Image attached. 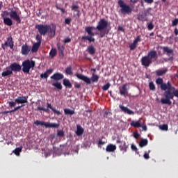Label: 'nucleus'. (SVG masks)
I'll use <instances>...</instances> for the list:
<instances>
[{"instance_id": "f257e3e1", "label": "nucleus", "mask_w": 178, "mask_h": 178, "mask_svg": "<svg viewBox=\"0 0 178 178\" xmlns=\"http://www.w3.org/2000/svg\"><path fill=\"white\" fill-rule=\"evenodd\" d=\"M109 23L108 19H101L96 27L94 26H86L88 29H92L91 30H97L99 32V38H104L106 35H108L109 33V29H108Z\"/></svg>"}, {"instance_id": "f03ea898", "label": "nucleus", "mask_w": 178, "mask_h": 178, "mask_svg": "<svg viewBox=\"0 0 178 178\" xmlns=\"http://www.w3.org/2000/svg\"><path fill=\"white\" fill-rule=\"evenodd\" d=\"M165 98L161 99L162 105H172L171 99H173L175 97L178 98V90L176 89L173 86H171L168 90H165L163 94Z\"/></svg>"}, {"instance_id": "7ed1b4c3", "label": "nucleus", "mask_w": 178, "mask_h": 178, "mask_svg": "<svg viewBox=\"0 0 178 178\" xmlns=\"http://www.w3.org/2000/svg\"><path fill=\"white\" fill-rule=\"evenodd\" d=\"M158 59V53L155 50H151L148 52L147 55L144 56L140 59L141 65L145 67L150 66L153 62L156 61Z\"/></svg>"}, {"instance_id": "20e7f679", "label": "nucleus", "mask_w": 178, "mask_h": 178, "mask_svg": "<svg viewBox=\"0 0 178 178\" xmlns=\"http://www.w3.org/2000/svg\"><path fill=\"white\" fill-rule=\"evenodd\" d=\"M22 70L24 74H30L31 70H33V67H35V62L31 60L30 59L24 60L22 62Z\"/></svg>"}, {"instance_id": "39448f33", "label": "nucleus", "mask_w": 178, "mask_h": 178, "mask_svg": "<svg viewBox=\"0 0 178 178\" xmlns=\"http://www.w3.org/2000/svg\"><path fill=\"white\" fill-rule=\"evenodd\" d=\"M75 76H76L79 80L84 81L88 85L91 84L92 82H97L99 79V76L95 74H92L90 79L81 74H75Z\"/></svg>"}, {"instance_id": "423d86ee", "label": "nucleus", "mask_w": 178, "mask_h": 178, "mask_svg": "<svg viewBox=\"0 0 178 178\" xmlns=\"http://www.w3.org/2000/svg\"><path fill=\"white\" fill-rule=\"evenodd\" d=\"M10 15V19H13L14 21L17 22V23L20 24L22 23V19L20 18V16L17 15V13L16 10H11L10 12H8V10H4L1 14V16L3 18H7L6 17Z\"/></svg>"}, {"instance_id": "0eeeda50", "label": "nucleus", "mask_w": 178, "mask_h": 178, "mask_svg": "<svg viewBox=\"0 0 178 178\" xmlns=\"http://www.w3.org/2000/svg\"><path fill=\"white\" fill-rule=\"evenodd\" d=\"M85 32L88 33V35H83L82 36V41L83 42H86L88 41L89 42H95V39L93 38L95 35H99V33H94L92 32V28L86 27Z\"/></svg>"}, {"instance_id": "6e6552de", "label": "nucleus", "mask_w": 178, "mask_h": 178, "mask_svg": "<svg viewBox=\"0 0 178 178\" xmlns=\"http://www.w3.org/2000/svg\"><path fill=\"white\" fill-rule=\"evenodd\" d=\"M118 6L119 7H120V12L123 14V15H125V14H127V15H129V14H131L132 13V8L129 5H127L124 1L122 0H119L118 1Z\"/></svg>"}, {"instance_id": "1a4fd4ad", "label": "nucleus", "mask_w": 178, "mask_h": 178, "mask_svg": "<svg viewBox=\"0 0 178 178\" xmlns=\"http://www.w3.org/2000/svg\"><path fill=\"white\" fill-rule=\"evenodd\" d=\"M56 26L54 24L45 25V35L49 38H54L56 34Z\"/></svg>"}, {"instance_id": "9d476101", "label": "nucleus", "mask_w": 178, "mask_h": 178, "mask_svg": "<svg viewBox=\"0 0 178 178\" xmlns=\"http://www.w3.org/2000/svg\"><path fill=\"white\" fill-rule=\"evenodd\" d=\"M156 83L161 86V90L165 92L169 88H171L172 86L170 81H168V83H163V78H157L156 80Z\"/></svg>"}, {"instance_id": "9b49d317", "label": "nucleus", "mask_w": 178, "mask_h": 178, "mask_svg": "<svg viewBox=\"0 0 178 178\" xmlns=\"http://www.w3.org/2000/svg\"><path fill=\"white\" fill-rule=\"evenodd\" d=\"M152 10V8H148L147 10L139 13V14L137 15V18L140 22H147V13H149V11Z\"/></svg>"}, {"instance_id": "f8f14e48", "label": "nucleus", "mask_w": 178, "mask_h": 178, "mask_svg": "<svg viewBox=\"0 0 178 178\" xmlns=\"http://www.w3.org/2000/svg\"><path fill=\"white\" fill-rule=\"evenodd\" d=\"M35 40L38 41L35 42L32 48H31V51H32L33 53H36L38 51L39 47L41 46L42 44V36L40 35H36Z\"/></svg>"}, {"instance_id": "ddd939ff", "label": "nucleus", "mask_w": 178, "mask_h": 178, "mask_svg": "<svg viewBox=\"0 0 178 178\" xmlns=\"http://www.w3.org/2000/svg\"><path fill=\"white\" fill-rule=\"evenodd\" d=\"M161 49L163 50V52L166 53V55L168 56H172L170 58H168V61L174 60V58H173L174 49H170L168 47H161Z\"/></svg>"}, {"instance_id": "4468645a", "label": "nucleus", "mask_w": 178, "mask_h": 178, "mask_svg": "<svg viewBox=\"0 0 178 178\" xmlns=\"http://www.w3.org/2000/svg\"><path fill=\"white\" fill-rule=\"evenodd\" d=\"M6 47H10V49H13L14 41H13V38L11 36L7 38V41H6L4 44H1L2 49L5 50Z\"/></svg>"}, {"instance_id": "2eb2a0df", "label": "nucleus", "mask_w": 178, "mask_h": 178, "mask_svg": "<svg viewBox=\"0 0 178 178\" xmlns=\"http://www.w3.org/2000/svg\"><path fill=\"white\" fill-rule=\"evenodd\" d=\"M8 68L11 70V71L14 72H19L22 70V67L21 65L17 63H13L10 64V66H8Z\"/></svg>"}, {"instance_id": "dca6fc26", "label": "nucleus", "mask_w": 178, "mask_h": 178, "mask_svg": "<svg viewBox=\"0 0 178 178\" xmlns=\"http://www.w3.org/2000/svg\"><path fill=\"white\" fill-rule=\"evenodd\" d=\"M117 144H121L119 145V149L120 151H122L123 153H126L127 151L128 145L126 144L125 141H122L120 139L117 140Z\"/></svg>"}, {"instance_id": "f3484780", "label": "nucleus", "mask_w": 178, "mask_h": 178, "mask_svg": "<svg viewBox=\"0 0 178 178\" xmlns=\"http://www.w3.org/2000/svg\"><path fill=\"white\" fill-rule=\"evenodd\" d=\"M141 42V36L138 35L136 39H134L133 43L131 44H129V49L130 50L133 51L136 49L138 47V43Z\"/></svg>"}, {"instance_id": "a211bd4d", "label": "nucleus", "mask_w": 178, "mask_h": 178, "mask_svg": "<svg viewBox=\"0 0 178 178\" xmlns=\"http://www.w3.org/2000/svg\"><path fill=\"white\" fill-rule=\"evenodd\" d=\"M31 50V47L28 44H23L22 46V54L24 56H27Z\"/></svg>"}, {"instance_id": "6ab92c4d", "label": "nucleus", "mask_w": 178, "mask_h": 178, "mask_svg": "<svg viewBox=\"0 0 178 178\" xmlns=\"http://www.w3.org/2000/svg\"><path fill=\"white\" fill-rule=\"evenodd\" d=\"M15 101L16 104L23 105V104L28 102V96L18 97Z\"/></svg>"}, {"instance_id": "aec40b11", "label": "nucleus", "mask_w": 178, "mask_h": 178, "mask_svg": "<svg viewBox=\"0 0 178 178\" xmlns=\"http://www.w3.org/2000/svg\"><path fill=\"white\" fill-rule=\"evenodd\" d=\"M119 108H120L122 112L126 113L127 115H135V112L130 110L128 107H125L122 105H119Z\"/></svg>"}, {"instance_id": "412c9836", "label": "nucleus", "mask_w": 178, "mask_h": 178, "mask_svg": "<svg viewBox=\"0 0 178 178\" xmlns=\"http://www.w3.org/2000/svg\"><path fill=\"white\" fill-rule=\"evenodd\" d=\"M35 29H38L40 35H45V25L37 24L35 26Z\"/></svg>"}, {"instance_id": "4be33fe9", "label": "nucleus", "mask_w": 178, "mask_h": 178, "mask_svg": "<svg viewBox=\"0 0 178 178\" xmlns=\"http://www.w3.org/2000/svg\"><path fill=\"white\" fill-rule=\"evenodd\" d=\"M51 79L54 81H60L64 79V74L60 73H56L51 76Z\"/></svg>"}, {"instance_id": "5701e85b", "label": "nucleus", "mask_w": 178, "mask_h": 178, "mask_svg": "<svg viewBox=\"0 0 178 178\" xmlns=\"http://www.w3.org/2000/svg\"><path fill=\"white\" fill-rule=\"evenodd\" d=\"M127 84L124 83L122 87L119 88V91L121 95L125 96L128 94Z\"/></svg>"}, {"instance_id": "b1692460", "label": "nucleus", "mask_w": 178, "mask_h": 178, "mask_svg": "<svg viewBox=\"0 0 178 178\" xmlns=\"http://www.w3.org/2000/svg\"><path fill=\"white\" fill-rule=\"evenodd\" d=\"M57 48L58 50V55L61 57H64V51H65V46L63 44H58Z\"/></svg>"}, {"instance_id": "393cba45", "label": "nucleus", "mask_w": 178, "mask_h": 178, "mask_svg": "<svg viewBox=\"0 0 178 178\" xmlns=\"http://www.w3.org/2000/svg\"><path fill=\"white\" fill-rule=\"evenodd\" d=\"M13 75V71H12L9 67H6V70L3 72L1 73V76L5 77V76H9Z\"/></svg>"}, {"instance_id": "a878e982", "label": "nucleus", "mask_w": 178, "mask_h": 178, "mask_svg": "<svg viewBox=\"0 0 178 178\" xmlns=\"http://www.w3.org/2000/svg\"><path fill=\"white\" fill-rule=\"evenodd\" d=\"M60 127V124L45 122V128L58 129Z\"/></svg>"}, {"instance_id": "bb28decb", "label": "nucleus", "mask_w": 178, "mask_h": 178, "mask_svg": "<svg viewBox=\"0 0 178 178\" xmlns=\"http://www.w3.org/2000/svg\"><path fill=\"white\" fill-rule=\"evenodd\" d=\"M116 146L113 144L108 145L106 148V151L108 153L114 152L116 150Z\"/></svg>"}, {"instance_id": "cd10ccee", "label": "nucleus", "mask_w": 178, "mask_h": 178, "mask_svg": "<svg viewBox=\"0 0 178 178\" xmlns=\"http://www.w3.org/2000/svg\"><path fill=\"white\" fill-rule=\"evenodd\" d=\"M63 84L65 87H66L67 88H72V84L70 82V79H63Z\"/></svg>"}, {"instance_id": "c85d7f7f", "label": "nucleus", "mask_w": 178, "mask_h": 178, "mask_svg": "<svg viewBox=\"0 0 178 178\" xmlns=\"http://www.w3.org/2000/svg\"><path fill=\"white\" fill-rule=\"evenodd\" d=\"M3 22L8 26H11L13 24V21L9 17L2 18Z\"/></svg>"}, {"instance_id": "c756f323", "label": "nucleus", "mask_w": 178, "mask_h": 178, "mask_svg": "<svg viewBox=\"0 0 178 178\" xmlns=\"http://www.w3.org/2000/svg\"><path fill=\"white\" fill-rule=\"evenodd\" d=\"M168 72V68H165V69H163V70H158L156 71V76H163L166 74V72Z\"/></svg>"}, {"instance_id": "7c9ffc66", "label": "nucleus", "mask_w": 178, "mask_h": 178, "mask_svg": "<svg viewBox=\"0 0 178 178\" xmlns=\"http://www.w3.org/2000/svg\"><path fill=\"white\" fill-rule=\"evenodd\" d=\"M130 125H131L134 128H139L142 127L139 121H132L131 122H130Z\"/></svg>"}, {"instance_id": "2f4dec72", "label": "nucleus", "mask_w": 178, "mask_h": 178, "mask_svg": "<svg viewBox=\"0 0 178 178\" xmlns=\"http://www.w3.org/2000/svg\"><path fill=\"white\" fill-rule=\"evenodd\" d=\"M83 132H84V129H83V127L79 126V125H78L77 126L76 135L78 136H81L83 135Z\"/></svg>"}, {"instance_id": "473e14b6", "label": "nucleus", "mask_w": 178, "mask_h": 178, "mask_svg": "<svg viewBox=\"0 0 178 178\" xmlns=\"http://www.w3.org/2000/svg\"><path fill=\"white\" fill-rule=\"evenodd\" d=\"M148 145V140L147 139H141L139 143L140 147L143 148Z\"/></svg>"}, {"instance_id": "72a5a7b5", "label": "nucleus", "mask_w": 178, "mask_h": 178, "mask_svg": "<svg viewBox=\"0 0 178 178\" xmlns=\"http://www.w3.org/2000/svg\"><path fill=\"white\" fill-rule=\"evenodd\" d=\"M65 74L66 75H69V76H72L73 74L72 65H69L67 67L65 70Z\"/></svg>"}, {"instance_id": "f704fd0d", "label": "nucleus", "mask_w": 178, "mask_h": 178, "mask_svg": "<svg viewBox=\"0 0 178 178\" xmlns=\"http://www.w3.org/2000/svg\"><path fill=\"white\" fill-rule=\"evenodd\" d=\"M96 49L94 47V46L90 45L88 48V52L89 53L90 55H94L95 54Z\"/></svg>"}, {"instance_id": "c9c22d12", "label": "nucleus", "mask_w": 178, "mask_h": 178, "mask_svg": "<svg viewBox=\"0 0 178 178\" xmlns=\"http://www.w3.org/2000/svg\"><path fill=\"white\" fill-rule=\"evenodd\" d=\"M47 108H50L53 111V113H56L58 115H61L60 111H56L55 108H53V107L51 104L47 103Z\"/></svg>"}, {"instance_id": "e433bc0d", "label": "nucleus", "mask_w": 178, "mask_h": 178, "mask_svg": "<svg viewBox=\"0 0 178 178\" xmlns=\"http://www.w3.org/2000/svg\"><path fill=\"white\" fill-rule=\"evenodd\" d=\"M52 86L56 87V88L58 90V91H60L63 87L61 85V83H53Z\"/></svg>"}, {"instance_id": "4c0bfd02", "label": "nucleus", "mask_w": 178, "mask_h": 178, "mask_svg": "<svg viewBox=\"0 0 178 178\" xmlns=\"http://www.w3.org/2000/svg\"><path fill=\"white\" fill-rule=\"evenodd\" d=\"M79 6H72V10L76 12V15L78 17H80V10H79Z\"/></svg>"}, {"instance_id": "58836bf2", "label": "nucleus", "mask_w": 178, "mask_h": 178, "mask_svg": "<svg viewBox=\"0 0 178 178\" xmlns=\"http://www.w3.org/2000/svg\"><path fill=\"white\" fill-rule=\"evenodd\" d=\"M64 114L65 115H74L75 111L69 108L64 109Z\"/></svg>"}, {"instance_id": "ea45409f", "label": "nucleus", "mask_w": 178, "mask_h": 178, "mask_svg": "<svg viewBox=\"0 0 178 178\" xmlns=\"http://www.w3.org/2000/svg\"><path fill=\"white\" fill-rule=\"evenodd\" d=\"M22 147H17L13 150V153L16 154V156H19V154L22 152Z\"/></svg>"}, {"instance_id": "a19ab883", "label": "nucleus", "mask_w": 178, "mask_h": 178, "mask_svg": "<svg viewBox=\"0 0 178 178\" xmlns=\"http://www.w3.org/2000/svg\"><path fill=\"white\" fill-rule=\"evenodd\" d=\"M110 86H111V83H107L102 87V89L103 91H107L109 89Z\"/></svg>"}, {"instance_id": "79ce46f5", "label": "nucleus", "mask_w": 178, "mask_h": 178, "mask_svg": "<svg viewBox=\"0 0 178 178\" xmlns=\"http://www.w3.org/2000/svg\"><path fill=\"white\" fill-rule=\"evenodd\" d=\"M34 124H35L36 126H44L45 122L43 121L36 120L34 122Z\"/></svg>"}, {"instance_id": "37998d69", "label": "nucleus", "mask_w": 178, "mask_h": 178, "mask_svg": "<svg viewBox=\"0 0 178 178\" xmlns=\"http://www.w3.org/2000/svg\"><path fill=\"white\" fill-rule=\"evenodd\" d=\"M149 90L151 91H155L156 90V87H155V85L153 82H150L149 84Z\"/></svg>"}, {"instance_id": "c03bdc74", "label": "nucleus", "mask_w": 178, "mask_h": 178, "mask_svg": "<svg viewBox=\"0 0 178 178\" xmlns=\"http://www.w3.org/2000/svg\"><path fill=\"white\" fill-rule=\"evenodd\" d=\"M91 113H92L91 110L85 111L83 112V115L86 117H90V116H91Z\"/></svg>"}, {"instance_id": "a18cd8bd", "label": "nucleus", "mask_w": 178, "mask_h": 178, "mask_svg": "<svg viewBox=\"0 0 178 178\" xmlns=\"http://www.w3.org/2000/svg\"><path fill=\"white\" fill-rule=\"evenodd\" d=\"M56 53H57L56 49H52L51 50L49 54L51 57H54L56 55Z\"/></svg>"}, {"instance_id": "49530a36", "label": "nucleus", "mask_w": 178, "mask_h": 178, "mask_svg": "<svg viewBox=\"0 0 178 178\" xmlns=\"http://www.w3.org/2000/svg\"><path fill=\"white\" fill-rule=\"evenodd\" d=\"M23 106H25V104H22L21 106H17V107L14 108L13 110H11V111H10V112L14 113V112H15L16 111H19V110L21 108H22Z\"/></svg>"}, {"instance_id": "de8ad7c7", "label": "nucleus", "mask_w": 178, "mask_h": 178, "mask_svg": "<svg viewBox=\"0 0 178 178\" xmlns=\"http://www.w3.org/2000/svg\"><path fill=\"white\" fill-rule=\"evenodd\" d=\"M57 136H58V137H64V136H65V132H64L63 131H61V130L58 131H57Z\"/></svg>"}, {"instance_id": "09e8293b", "label": "nucleus", "mask_w": 178, "mask_h": 178, "mask_svg": "<svg viewBox=\"0 0 178 178\" xmlns=\"http://www.w3.org/2000/svg\"><path fill=\"white\" fill-rule=\"evenodd\" d=\"M54 72L53 69L47 70L45 72V78L47 79L48 77V75L51 74Z\"/></svg>"}, {"instance_id": "8fccbe9b", "label": "nucleus", "mask_w": 178, "mask_h": 178, "mask_svg": "<svg viewBox=\"0 0 178 178\" xmlns=\"http://www.w3.org/2000/svg\"><path fill=\"white\" fill-rule=\"evenodd\" d=\"M160 129H162L163 131H168V125L163 124V125L160 126Z\"/></svg>"}, {"instance_id": "3c124183", "label": "nucleus", "mask_w": 178, "mask_h": 178, "mask_svg": "<svg viewBox=\"0 0 178 178\" xmlns=\"http://www.w3.org/2000/svg\"><path fill=\"white\" fill-rule=\"evenodd\" d=\"M17 102H8V106H10V108H13L16 106Z\"/></svg>"}, {"instance_id": "603ef678", "label": "nucleus", "mask_w": 178, "mask_h": 178, "mask_svg": "<svg viewBox=\"0 0 178 178\" xmlns=\"http://www.w3.org/2000/svg\"><path fill=\"white\" fill-rule=\"evenodd\" d=\"M56 8L60 10L63 14L66 13V10L63 8H60L58 5L56 6Z\"/></svg>"}, {"instance_id": "864d4df0", "label": "nucleus", "mask_w": 178, "mask_h": 178, "mask_svg": "<svg viewBox=\"0 0 178 178\" xmlns=\"http://www.w3.org/2000/svg\"><path fill=\"white\" fill-rule=\"evenodd\" d=\"M149 153H151V150H149L148 153H145L143 155V157L145 159H149Z\"/></svg>"}, {"instance_id": "5fc2aeb1", "label": "nucleus", "mask_w": 178, "mask_h": 178, "mask_svg": "<svg viewBox=\"0 0 178 178\" xmlns=\"http://www.w3.org/2000/svg\"><path fill=\"white\" fill-rule=\"evenodd\" d=\"M178 24V19H175V20H172V26H176Z\"/></svg>"}, {"instance_id": "6e6d98bb", "label": "nucleus", "mask_w": 178, "mask_h": 178, "mask_svg": "<svg viewBox=\"0 0 178 178\" xmlns=\"http://www.w3.org/2000/svg\"><path fill=\"white\" fill-rule=\"evenodd\" d=\"M71 22H72V19H71V18H66V19H65V24L70 25V23H71Z\"/></svg>"}, {"instance_id": "4d7b16f0", "label": "nucleus", "mask_w": 178, "mask_h": 178, "mask_svg": "<svg viewBox=\"0 0 178 178\" xmlns=\"http://www.w3.org/2000/svg\"><path fill=\"white\" fill-rule=\"evenodd\" d=\"M154 24H152V22H150L149 24H148V29L149 31L152 30L154 29Z\"/></svg>"}, {"instance_id": "13d9d810", "label": "nucleus", "mask_w": 178, "mask_h": 178, "mask_svg": "<svg viewBox=\"0 0 178 178\" xmlns=\"http://www.w3.org/2000/svg\"><path fill=\"white\" fill-rule=\"evenodd\" d=\"M131 149H132V150H133L134 152H135L136 153L138 152V148H137V147H136V145H131Z\"/></svg>"}, {"instance_id": "bf43d9fd", "label": "nucleus", "mask_w": 178, "mask_h": 178, "mask_svg": "<svg viewBox=\"0 0 178 178\" xmlns=\"http://www.w3.org/2000/svg\"><path fill=\"white\" fill-rule=\"evenodd\" d=\"M46 153H47V154H46V157H47V156H50L52 154V151L47 149Z\"/></svg>"}, {"instance_id": "052dcab7", "label": "nucleus", "mask_w": 178, "mask_h": 178, "mask_svg": "<svg viewBox=\"0 0 178 178\" xmlns=\"http://www.w3.org/2000/svg\"><path fill=\"white\" fill-rule=\"evenodd\" d=\"M81 86L80 83H74V88H81Z\"/></svg>"}, {"instance_id": "680f3d73", "label": "nucleus", "mask_w": 178, "mask_h": 178, "mask_svg": "<svg viewBox=\"0 0 178 178\" xmlns=\"http://www.w3.org/2000/svg\"><path fill=\"white\" fill-rule=\"evenodd\" d=\"M144 1H145L146 3H149V4H151V3H154V0H144Z\"/></svg>"}, {"instance_id": "e2e57ef3", "label": "nucleus", "mask_w": 178, "mask_h": 178, "mask_svg": "<svg viewBox=\"0 0 178 178\" xmlns=\"http://www.w3.org/2000/svg\"><path fill=\"white\" fill-rule=\"evenodd\" d=\"M104 144H106L105 141H103L102 140H99V146L104 145Z\"/></svg>"}, {"instance_id": "0e129e2a", "label": "nucleus", "mask_w": 178, "mask_h": 178, "mask_svg": "<svg viewBox=\"0 0 178 178\" xmlns=\"http://www.w3.org/2000/svg\"><path fill=\"white\" fill-rule=\"evenodd\" d=\"M140 135L138 133H134V137L136 139H138L139 138Z\"/></svg>"}, {"instance_id": "69168bd1", "label": "nucleus", "mask_w": 178, "mask_h": 178, "mask_svg": "<svg viewBox=\"0 0 178 178\" xmlns=\"http://www.w3.org/2000/svg\"><path fill=\"white\" fill-rule=\"evenodd\" d=\"M64 42L65 43L71 42V39L70 38L64 39Z\"/></svg>"}, {"instance_id": "338daca9", "label": "nucleus", "mask_w": 178, "mask_h": 178, "mask_svg": "<svg viewBox=\"0 0 178 178\" xmlns=\"http://www.w3.org/2000/svg\"><path fill=\"white\" fill-rule=\"evenodd\" d=\"M174 34H175L176 36L178 35V29L177 28L174 29Z\"/></svg>"}, {"instance_id": "774afa93", "label": "nucleus", "mask_w": 178, "mask_h": 178, "mask_svg": "<svg viewBox=\"0 0 178 178\" xmlns=\"http://www.w3.org/2000/svg\"><path fill=\"white\" fill-rule=\"evenodd\" d=\"M38 111H45V108L44 107L38 106Z\"/></svg>"}]
</instances>
